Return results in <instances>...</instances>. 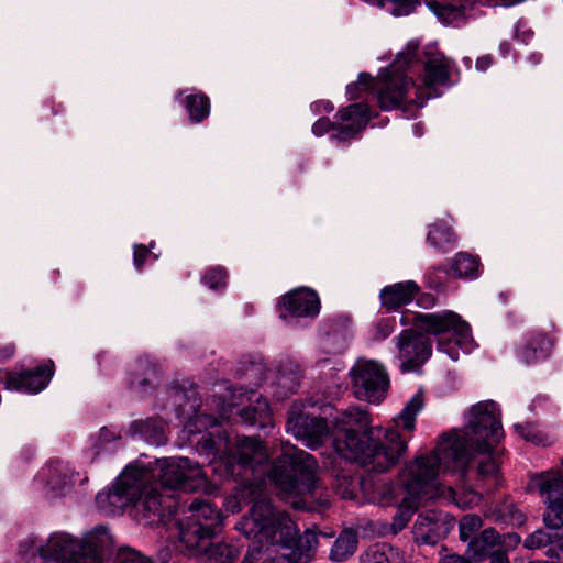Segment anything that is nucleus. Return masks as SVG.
<instances>
[{
  "mask_svg": "<svg viewBox=\"0 0 563 563\" xmlns=\"http://www.w3.org/2000/svg\"><path fill=\"white\" fill-rule=\"evenodd\" d=\"M209 540L200 550H188L191 555L203 558L208 563H234L239 550L235 547L223 542H214Z\"/></svg>",
  "mask_w": 563,
  "mask_h": 563,
  "instance_id": "29",
  "label": "nucleus"
},
{
  "mask_svg": "<svg viewBox=\"0 0 563 563\" xmlns=\"http://www.w3.org/2000/svg\"><path fill=\"white\" fill-rule=\"evenodd\" d=\"M398 358L402 372L417 371L431 356L429 340L413 330H404L397 338Z\"/></svg>",
  "mask_w": 563,
  "mask_h": 563,
  "instance_id": "17",
  "label": "nucleus"
},
{
  "mask_svg": "<svg viewBox=\"0 0 563 563\" xmlns=\"http://www.w3.org/2000/svg\"><path fill=\"white\" fill-rule=\"evenodd\" d=\"M444 472L446 471L439 465V460L430 457L427 453L417 455L402 467L399 478L405 496L393 517L390 530L394 534L408 525L423 501L443 498L462 509L479 503L481 495L471 487L462 484L456 489L451 486H440L437 478Z\"/></svg>",
  "mask_w": 563,
  "mask_h": 563,
  "instance_id": "6",
  "label": "nucleus"
},
{
  "mask_svg": "<svg viewBox=\"0 0 563 563\" xmlns=\"http://www.w3.org/2000/svg\"><path fill=\"white\" fill-rule=\"evenodd\" d=\"M131 435H139L145 442L152 445H163L167 441L166 437V424L155 418L145 420H135L129 428Z\"/></svg>",
  "mask_w": 563,
  "mask_h": 563,
  "instance_id": "28",
  "label": "nucleus"
},
{
  "mask_svg": "<svg viewBox=\"0 0 563 563\" xmlns=\"http://www.w3.org/2000/svg\"><path fill=\"white\" fill-rule=\"evenodd\" d=\"M433 302H434V299L431 296H427V297H423L420 299L421 306L433 305Z\"/></svg>",
  "mask_w": 563,
  "mask_h": 563,
  "instance_id": "54",
  "label": "nucleus"
},
{
  "mask_svg": "<svg viewBox=\"0 0 563 563\" xmlns=\"http://www.w3.org/2000/svg\"><path fill=\"white\" fill-rule=\"evenodd\" d=\"M516 521L518 523H521L523 521V515L522 514H518L517 518H516Z\"/></svg>",
  "mask_w": 563,
  "mask_h": 563,
  "instance_id": "56",
  "label": "nucleus"
},
{
  "mask_svg": "<svg viewBox=\"0 0 563 563\" xmlns=\"http://www.w3.org/2000/svg\"><path fill=\"white\" fill-rule=\"evenodd\" d=\"M236 405L235 404H230L229 405V411L225 409V408H222L221 409V419L223 420H230L231 417H232V411H233V408L235 407Z\"/></svg>",
  "mask_w": 563,
  "mask_h": 563,
  "instance_id": "52",
  "label": "nucleus"
},
{
  "mask_svg": "<svg viewBox=\"0 0 563 563\" xmlns=\"http://www.w3.org/2000/svg\"><path fill=\"white\" fill-rule=\"evenodd\" d=\"M438 563H472L470 560L457 554H448L440 559Z\"/></svg>",
  "mask_w": 563,
  "mask_h": 563,
  "instance_id": "48",
  "label": "nucleus"
},
{
  "mask_svg": "<svg viewBox=\"0 0 563 563\" xmlns=\"http://www.w3.org/2000/svg\"><path fill=\"white\" fill-rule=\"evenodd\" d=\"M407 52L398 54L395 63L388 66L376 80L362 73L357 82L346 87L347 98L358 99L368 91H375L379 107L383 110L420 108L424 102L437 96L435 87L449 84L453 62L440 52H428L426 76L417 82L404 74L402 68L413 60L417 42H409Z\"/></svg>",
  "mask_w": 563,
  "mask_h": 563,
  "instance_id": "4",
  "label": "nucleus"
},
{
  "mask_svg": "<svg viewBox=\"0 0 563 563\" xmlns=\"http://www.w3.org/2000/svg\"><path fill=\"white\" fill-rule=\"evenodd\" d=\"M500 52L503 55L507 54L509 52V44L508 43H501L500 44Z\"/></svg>",
  "mask_w": 563,
  "mask_h": 563,
  "instance_id": "55",
  "label": "nucleus"
},
{
  "mask_svg": "<svg viewBox=\"0 0 563 563\" xmlns=\"http://www.w3.org/2000/svg\"><path fill=\"white\" fill-rule=\"evenodd\" d=\"M242 376L250 385L258 386L263 380H268L271 388H282L283 390H274L273 394L277 398H283L292 393L299 383L300 369L298 364L287 361L284 367H279L275 373L267 369L262 362H251L242 369Z\"/></svg>",
  "mask_w": 563,
  "mask_h": 563,
  "instance_id": "16",
  "label": "nucleus"
},
{
  "mask_svg": "<svg viewBox=\"0 0 563 563\" xmlns=\"http://www.w3.org/2000/svg\"><path fill=\"white\" fill-rule=\"evenodd\" d=\"M506 539L493 528H487L483 532L470 540L467 553L476 561H482L500 550L499 545H505Z\"/></svg>",
  "mask_w": 563,
  "mask_h": 563,
  "instance_id": "27",
  "label": "nucleus"
},
{
  "mask_svg": "<svg viewBox=\"0 0 563 563\" xmlns=\"http://www.w3.org/2000/svg\"><path fill=\"white\" fill-rule=\"evenodd\" d=\"M424 406L417 391L393 419V426H371L368 413L350 407L334 417L333 446L336 454L349 462L360 463L367 472L384 473L395 466L408 449V438L398 430L412 432L416 418Z\"/></svg>",
  "mask_w": 563,
  "mask_h": 563,
  "instance_id": "2",
  "label": "nucleus"
},
{
  "mask_svg": "<svg viewBox=\"0 0 563 563\" xmlns=\"http://www.w3.org/2000/svg\"><path fill=\"white\" fill-rule=\"evenodd\" d=\"M369 120V110L367 104L354 103L342 110L335 115V121L330 122L327 118L317 120L312 125V133L316 136H322L330 130L332 137L339 141L353 139Z\"/></svg>",
  "mask_w": 563,
  "mask_h": 563,
  "instance_id": "15",
  "label": "nucleus"
},
{
  "mask_svg": "<svg viewBox=\"0 0 563 563\" xmlns=\"http://www.w3.org/2000/svg\"><path fill=\"white\" fill-rule=\"evenodd\" d=\"M419 290L420 287L416 282L406 280L384 287L380 290L379 297L383 307H385L388 311H393L410 303Z\"/></svg>",
  "mask_w": 563,
  "mask_h": 563,
  "instance_id": "23",
  "label": "nucleus"
},
{
  "mask_svg": "<svg viewBox=\"0 0 563 563\" xmlns=\"http://www.w3.org/2000/svg\"><path fill=\"white\" fill-rule=\"evenodd\" d=\"M115 563H153L148 558L130 548H123L118 552Z\"/></svg>",
  "mask_w": 563,
  "mask_h": 563,
  "instance_id": "43",
  "label": "nucleus"
},
{
  "mask_svg": "<svg viewBox=\"0 0 563 563\" xmlns=\"http://www.w3.org/2000/svg\"><path fill=\"white\" fill-rule=\"evenodd\" d=\"M81 555H89L95 563H104L102 551L112 543V537L106 527H96L78 537Z\"/></svg>",
  "mask_w": 563,
  "mask_h": 563,
  "instance_id": "25",
  "label": "nucleus"
},
{
  "mask_svg": "<svg viewBox=\"0 0 563 563\" xmlns=\"http://www.w3.org/2000/svg\"><path fill=\"white\" fill-rule=\"evenodd\" d=\"M541 58H542V55H541V54H539V53H533V54H531V56L529 57V59L531 60V63H532L533 65L539 64V63H540V60H541Z\"/></svg>",
  "mask_w": 563,
  "mask_h": 563,
  "instance_id": "53",
  "label": "nucleus"
},
{
  "mask_svg": "<svg viewBox=\"0 0 563 563\" xmlns=\"http://www.w3.org/2000/svg\"><path fill=\"white\" fill-rule=\"evenodd\" d=\"M333 109H334L333 104L330 101H328V100H320V101L313 102L311 104V110L316 114L322 113V112L329 113Z\"/></svg>",
  "mask_w": 563,
  "mask_h": 563,
  "instance_id": "46",
  "label": "nucleus"
},
{
  "mask_svg": "<svg viewBox=\"0 0 563 563\" xmlns=\"http://www.w3.org/2000/svg\"><path fill=\"white\" fill-rule=\"evenodd\" d=\"M553 342L544 334H536L518 351V357L526 364H532L549 356Z\"/></svg>",
  "mask_w": 563,
  "mask_h": 563,
  "instance_id": "30",
  "label": "nucleus"
},
{
  "mask_svg": "<svg viewBox=\"0 0 563 563\" xmlns=\"http://www.w3.org/2000/svg\"><path fill=\"white\" fill-rule=\"evenodd\" d=\"M506 539L505 545H499V549L507 551L516 547L520 542V537L517 533H507L501 536V540Z\"/></svg>",
  "mask_w": 563,
  "mask_h": 563,
  "instance_id": "47",
  "label": "nucleus"
},
{
  "mask_svg": "<svg viewBox=\"0 0 563 563\" xmlns=\"http://www.w3.org/2000/svg\"><path fill=\"white\" fill-rule=\"evenodd\" d=\"M250 405L239 410L241 419L250 424L267 428L273 426V418L269 405L266 399L257 396L253 390L247 397Z\"/></svg>",
  "mask_w": 563,
  "mask_h": 563,
  "instance_id": "26",
  "label": "nucleus"
},
{
  "mask_svg": "<svg viewBox=\"0 0 563 563\" xmlns=\"http://www.w3.org/2000/svg\"><path fill=\"white\" fill-rule=\"evenodd\" d=\"M356 533L352 530H346L335 540L330 556L333 561H343L351 556L356 551Z\"/></svg>",
  "mask_w": 563,
  "mask_h": 563,
  "instance_id": "34",
  "label": "nucleus"
},
{
  "mask_svg": "<svg viewBox=\"0 0 563 563\" xmlns=\"http://www.w3.org/2000/svg\"><path fill=\"white\" fill-rule=\"evenodd\" d=\"M516 432L523 438L527 442H531L534 444L547 445L549 443L548 437L538 429L537 426L527 423L520 424L517 423L514 426Z\"/></svg>",
  "mask_w": 563,
  "mask_h": 563,
  "instance_id": "39",
  "label": "nucleus"
},
{
  "mask_svg": "<svg viewBox=\"0 0 563 563\" xmlns=\"http://www.w3.org/2000/svg\"><path fill=\"white\" fill-rule=\"evenodd\" d=\"M263 563H277V562L275 560H273V561H265Z\"/></svg>",
  "mask_w": 563,
  "mask_h": 563,
  "instance_id": "57",
  "label": "nucleus"
},
{
  "mask_svg": "<svg viewBox=\"0 0 563 563\" xmlns=\"http://www.w3.org/2000/svg\"><path fill=\"white\" fill-rule=\"evenodd\" d=\"M395 325H396L395 319H391V318L383 319L376 325L374 338L376 340L386 339L389 334H391L394 332Z\"/></svg>",
  "mask_w": 563,
  "mask_h": 563,
  "instance_id": "45",
  "label": "nucleus"
},
{
  "mask_svg": "<svg viewBox=\"0 0 563 563\" xmlns=\"http://www.w3.org/2000/svg\"><path fill=\"white\" fill-rule=\"evenodd\" d=\"M203 284L210 289L218 290L227 285V273L223 267L209 269L203 276Z\"/></svg>",
  "mask_w": 563,
  "mask_h": 563,
  "instance_id": "42",
  "label": "nucleus"
},
{
  "mask_svg": "<svg viewBox=\"0 0 563 563\" xmlns=\"http://www.w3.org/2000/svg\"><path fill=\"white\" fill-rule=\"evenodd\" d=\"M318 463L308 452L290 443L282 444L280 456L273 462L268 479L277 495L291 500L295 508H313L329 505V494L320 483Z\"/></svg>",
  "mask_w": 563,
  "mask_h": 563,
  "instance_id": "8",
  "label": "nucleus"
},
{
  "mask_svg": "<svg viewBox=\"0 0 563 563\" xmlns=\"http://www.w3.org/2000/svg\"><path fill=\"white\" fill-rule=\"evenodd\" d=\"M155 367L148 360H139L133 372L134 378L131 382L133 387H142L148 383V377L154 375Z\"/></svg>",
  "mask_w": 563,
  "mask_h": 563,
  "instance_id": "40",
  "label": "nucleus"
},
{
  "mask_svg": "<svg viewBox=\"0 0 563 563\" xmlns=\"http://www.w3.org/2000/svg\"><path fill=\"white\" fill-rule=\"evenodd\" d=\"M23 555L37 558L41 563H95L89 555H80L78 536L54 531L46 537L29 536L19 547Z\"/></svg>",
  "mask_w": 563,
  "mask_h": 563,
  "instance_id": "10",
  "label": "nucleus"
},
{
  "mask_svg": "<svg viewBox=\"0 0 563 563\" xmlns=\"http://www.w3.org/2000/svg\"><path fill=\"white\" fill-rule=\"evenodd\" d=\"M352 389L360 400L379 404L386 397L389 378L382 364L358 358L349 372Z\"/></svg>",
  "mask_w": 563,
  "mask_h": 563,
  "instance_id": "12",
  "label": "nucleus"
},
{
  "mask_svg": "<svg viewBox=\"0 0 563 563\" xmlns=\"http://www.w3.org/2000/svg\"><path fill=\"white\" fill-rule=\"evenodd\" d=\"M286 431L311 450L318 449L330 437L325 420L307 410L301 402H295L290 407Z\"/></svg>",
  "mask_w": 563,
  "mask_h": 563,
  "instance_id": "13",
  "label": "nucleus"
},
{
  "mask_svg": "<svg viewBox=\"0 0 563 563\" xmlns=\"http://www.w3.org/2000/svg\"><path fill=\"white\" fill-rule=\"evenodd\" d=\"M461 430L444 434L427 453L445 471L457 472L462 485L472 481L496 484L499 466L494 456L504 432L500 410L493 400L479 401L467 411Z\"/></svg>",
  "mask_w": 563,
  "mask_h": 563,
  "instance_id": "3",
  "label": "nucleus"
},
{
  "mask_svg": "<svg viewBox=\"0 0 563 563\" xmlns=\"http://www.w3.org/2000/svg\"><path fill=\"white\" fill-rule=\"evenodd\" d=\"M246 498L253 501V506L250 514L235 526L246 539H254L261 547L278 545L282 550L280 556L289 563H308L312 560L318 542L317 534L307 530L299 536L294 521L273 509L262 483H249L238 488L225 499V510L232 514L240 511L242 500Z\"/></svg>",
  "mask_w": 563,
  "mask_h": 563,
  "instance_id": "5",
  "label": "nucleus"
},
{
  "mask_svg": "<svg viewBox=\"0 0 563 563\" xmlns=\"http://www.w3.org/2000/svg\"><path fill=\"white\" fill-rule=\"evenodd\" d=\"M428 8L437 16L440 23L453 27H461L465 25L473 16L466 1L461 4L431 1L428 2Z\"/></svg>",
  "mask_w": 563,
  "mask_h": 563,
  "instance_id": "24",
  "label": "nucleus"
},
{
  "mask_svg": "<svg viewBox=\"0 0 563 563\" xmlns=\"http://www.w3.org/2000/svg\"><path fill=\"white\" fill-rule=\"evenodd\" d=\"M365 2L382 8L395 16L408 15L416 7V2L412 0H365Z\"/></svg>",
  "mask_w": 563,
  "mask_h": 563,
  "instance_id": "36",
  "label": "nucleus"
},
{
  "mask_svg": "<svg viewBox=\"0 0 563 563\" xmlns=\"http://www.w3.org/2000/svg\"><path fill=\"white\" fill-rule=\"evenodd\" d=\"M451 268L457 277L474 278L478 276L479 263L471 254L457 253Z\"/></svg>",
  "mask_w": 563,
  "mask_h": 563,
  "instance_id": "35",
  "label": "nucleus"
},
{
  "mask_svg": "<svg viewBox=\"0 0 563 563\" xmlns=\"http://www.w3.org/2000/svg\"><path fill=\"white\" fill-rule=\"evenodd\" d=\"M157 255L156 254H152L146 246L142 245V244H136L134 245V254H133V258H134V266L137 271H141L143 264L145 263V261L147 258H152V261H156L157 260Z\"/></svg>",
  "mask_w": 563,
  "mask_h": 563,
  "instance_id": "44",
  "label": "nucleus"
},
{
  "mask_svg": "<svg viewBox=\"0 0 563 563\" xmlns=\"http://www.w3.org/2000/svg\"><path fill=\"white\" fill-rule=\"evenodd\" d=\"M553 530L552 528H550ZM558 531L559 529H554ZM559 539V532H547L542 529L536 530L534 532L530 533L523 541V545L526 549L529 550H536L543 547H547L549 544H552L554 542H558Z\"/></svg>",
  "mask_w": 563,
  "mask_h": 563,
  "instance_id": "38",
  "label": "nucleus"
},
{
  "mask_svg": "<svg viewBox=\"0 0 563 563\" xmlns=\"http://www.w3.org/2000/svg\"><path fill=\"white\" fill-rule=\"evenodd\" d=\"M404 558L398 549L386 544L369 547L360 558V563H402Z\"/></svg>",
  "mask_w": 563,
  "mask_h": 563,
  "instance_id": "31",
  "label": "nucleus"
},
{
  "mask_svg": "<svg viewBox=\"0 0 563 563\" xmlns=\"http://www.w3.org/2000/svg\"><path fill=\"white\" fill-rule=\"evenodd\" d=\"M280 318L291 317L314 318L320 311L317 292L308 287H299L286 294L279 301Z\"/></svg>",
  "mask_w": 563,
  "mask_h": 563,
  "instance_id": "19",
  "label": "nucleus"
},
{
  "mask_svg": "<svg viewBox=\"0 0 563 563\" xmlns=\"http://www.w3.org/2000/svg\"><path fill=\"white\" fill-rule=\"evenodd\" d=\"M158 478L163 488L196 492L206 489L207 476L198 462L188 457H165L148 463V466L131 465L108 489L96 497L97 506L108 515L126 511L143 525H150L161 517L165 503L153 483Z\"/></svg>",
  "mask_w": 563,
  "mask_h": 563,
  "instance_id": "1",
  "label": "nucleus"
},
{
  "mask_svg": "<svg viewBox=\"0 0 563 563\" xmlns=\"http://www.w3.org/2000/svg\"><path fill=\"white\" fill-rule=\"evenodd\" d=\"M185 107L189 113L190 120L198 123L209 115V98L201 92H192L186 96Z\"/></svg>",
  "mask_w": 563,
  "mask_h": 563,
  "instance_id": "33",
  "label": "nucleus"
},
{
  "mask_svg": "<svg viewBox=\"0 0 563 563\" xmlns=\"http://www.w3.org/2000/svg\"><path fill=\"white\" fill-rule=\"evenodd\" d=\"M529 489L538 490L547 505V511L543 514L545 527H563V474L559 471L537 474L531 477Z\"/></svg>",
  "mask_w": 563,
  "mask_h": 563,
  "instance_id": "14",
  "label": "nucleus"
},
{
  "mask_svg": "<svg viewBox=\"0 0 563 563\" xmlns=\"http://www.w3.org/2000/svg\"><path fill=\"white\" fill-rule=\"evenodd\" d=\"M54 373L53 362H48L35 371L0 373V382L11 391L37 394L49 383Z\"/></svg>",
  "mask_w": 563,
  "mask_h": 563,
  "instance_id": "18",
  "label": "nucleus"
},
{
  "mask_svg": "<svg viewBox=\"0 0 563 563\" xmlns=\"http://www.w3.org/2000/svg\"><path fill=\"white\" fill-rule=\"evenodd\" d=\"M448 532L445 516L435 510L419 514L413 527L415 539L422 544H435Z\"/></svg>",
  "mask_w": 563,
  "mask_h": 563,
  "instance_id": "21",
  "label": "nucleus"
},
{
  "mask_svg": "<svg viewBox=\"0 0 563 563\" xmlns=\"http://www.w3.org/2000/svg\"><path fill=\"white\" fill-rule=\"evenodd\" d=\"M222 517L210 503L195 499L179 523V540L187 550H200L221 531Z\"/></svg>",
  "mask_w": 563,
  "mask_h": 563,
  "instance_id": "11",
  "label": "nucleus"
},
{
  "mask_svg": "<svg viewBox=\"0 0 563 563\" xmlns=\"http://www.w3.org/2000/svg\"><path fill=\"white\" fill-rule=\"evenodd\" d=\"M86 475L76 473L68 464L56 462L44 467L36 481L45 483L52 495H63L76 484L82 485L87 482Z\"/></svg>",
  "mask_w": 563,
  "mask_h": 563,
  "instance_id": "20",
  "label": "nucleus"
},
{
  "mask_svg": "<svg viewBox=\"0 0 563 563\" xmlns=\"http://www.w3.org/2000/svg\"><path fill=\"white\" fill-rule=\"evenodd\" d=\"M488 558H489V563H510L507 554L503 550L496 551Z\"/></svg>",
  "mask_w": 563,
  "mask_h": 563,
  "instance_id": "49",
  "label": "nucleus"
},
{
  "mask_svg": "<svg viewBox=\"0 0 563 563\" xmlns=\"http://www.w3.org/2000/svg\"><path fill=\"white\" fill-rule=\"evenodd\" d=\"M334 481V489L335 492L344 499H354L356 497V489L360 486L361 482H357L352 478L351 471L341 470V472L335 473Z\"/></svg>",
  "mask_w": 563,
  "mask_h": 563,
  "instance_id": "37",
  "label": "nucleus"
},
{
  "mask_svg": "<svg viewBox=\"0 0 563 563\" xmlns=\"http://www.w3.org/2000/svg\"><path fill=\"white\" fill-rule=\"evenodd\" d=\"M492 65V57L486 55L482 56L476 60V69L485 71Z\"/></svg>",
  "mask_w": 563,
  "mask_h": 563,
  "instance_id": "50",
  "label": "nucleus"
},
{
  "mask_svg": "<svg viewBox=\"0 0 563 563\" xmlns=\"http://www.w3.org/2000/svg\"><path fill=\"white\" fill-rule=\"evenodd\" d=\"M483 521L477 515H465L460 520V538L463 541L474 538V533L481 529Z\"/></svg>",
  "mask_w": 563,
  "mask_h": 563,
  "instance_id": "41",
  "label": "nucleus"
},
{
  "mask_svg": "<svg viewBox=\"0 0 563 563\" xmlns=\"http://www.w3.org/2000/svg\"><path fill=\"white\" fill-rule=\"evenodd\" d=\"M401 322L402 324L412 322L416 329L434 335L438 351L446 354L452 361L459 360L460 350L467 354L476 346L470 324L452 310L416 313L411 321L401 320Z\"/></svg>",
  "mask_w": 563,
  "mask_h": 563,
  "instance_id": "9",
  "label": "nucleus"
},
{
  "mask_svg": "<svg viewBox=\"0 0 563 563\" xmlns=\"http://www.w3.org/2000/svg\"><path fill=\"white\" fill-rule=\"evenodd\" d=\"M427 241L434 247L446 252L455 246V235L445 221L433 223L427 235Z\"/></svg>",
  "mask_w": 563,
  "mask_h": 563,
  "instance_id": "32",
  "label": "nucleus"
},
{
  "mask_svg": "<svg viewBox=\"0 0 563 563\" xmlns=\"http://www.w3.org/2000/svg\"><path fill=\"white\" fill-rule=\"evenodd\" d=\"M14 354V345L5 344L0 349V361H4L10 358Z\"/></svg>",
  "mask_w": 563,
  "mask_h": 563,
  "instance_id": "51",
  "label": "nucleus"
},
{
  "mask_svg": "<svg viewBox=\"0 0 563 563\" xmlns=\"http://www.w3.org/2000/svg\"><path fill=\"white\" fill-rule=\"evenodd\" d=\"M404 487L398 483L386 482L383 479L374 481L372 477H365L361 481V490L368 503L378 504L380 506H389L394 504L398 497L399 490Z\"/></svg>",
  "mask_w": 563,
  "mask_h": 563,
  "instance_id": "22",
  "label": "nucleus"
},
{
  "mask_svg": "<svg viewBox=\"0 0 563 563\" xmlns=\"http://www.w3.org/2000/svg\"><path fill=\"white\" fill-rule=\"evenodd\" d=\"M188 440L200 455L206 456L212 471L220 477L240 475V470L255 472L268 460L266 448L255 438H238L235 453H232L230 439L221 434L218 421L208 415H196L184 429Z\"/></svg>",
  "mask_w": 563,
  "mask_h": 563,
  "instance_id": "7",
  "label": "nucleus"
}]
</instances>
